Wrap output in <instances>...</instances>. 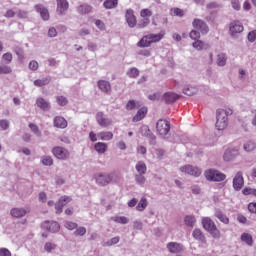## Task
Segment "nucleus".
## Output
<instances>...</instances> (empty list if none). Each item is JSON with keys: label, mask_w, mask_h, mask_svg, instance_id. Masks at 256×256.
<instances>
[{"label": "nucleus", "mask_w": 256, "mask_h": 256, "mask_svg": "<svg viewBox=\"0 0 256 256\" xmlns=\"http://www.w3.org/2000/svg\"><path fill=\"white\" fill-rule=\"evenodd\" d=\"M202 227L211 235V237H213V239H221V230L217 228V224H215L211 218H202Z\"/></svg>", "instance_id": "nucleus-1"}, {"label": "nucleus", "mask_w": 256, "mask_h": 256, "mask_svg": "<svg viewBox=\"0 0 256 256\" xmlns=\"http://www.w3.org/2000/svg\"><path fill=\"white\" fill-rule=\"evenodd\" d=\"M156 131L163 139H169L171 137V124L165 119H159L156 123Z\"/></svg>", "instance_id": "nucleus-2"}, {"label": "nucleus", "mask_w": 256, "mask_h": 256, "mask_svg": "<svg viewBox=\"0 0 256 256\" xmlns=\"http://www.w3.org/2000/svg\"><path fill=\"white\" fill-rule=\"evenodd\" d=\"M204 177L207 181H211L214 183H220L221 181H225V179H227V175L216 169L206 170L204 172Z\"/></svg>", "instance_id": "nucleus-3"}, {"label": "nucleus", "mask_w": 256, "mask_h": 256, "mask_svg": "<svg viewBox=\"0 0 256 256\" xmlns=\"http://www.w3.org/2000/svg\"><path fill=\"white\" fill-rule=\"evenodd\" d=\"M227 114L225 113V110L218 109L216 111V129L218 131H223V129L227 128Z\"/></svg>", "instance_id": "nucleus-4"}, {"label": "nucleus", "mask_w": 256, "mask_h": 256, "mask_svg": "<svg viewBox=\"0 0 256 256\" xmlns=\"http://www.w3.org/2000/svg\"><path fill=\"white\" fill-rule=\"evenodd\" d=\"M94 179L97 185H100V187H106V185H109V183L113 181V175L100 173V174H96L94 176Z\"/></svg>", "instance_id": "nucleus-5"}, {"label": "nucleus", "mask_w": 256, "mask_h": 256, "mask_svg": "<svg viewBox=\"0 0 256 256\" xmlns=\"http://www.w3.org/2000/svg\"><path fill=\"white\" fill-rule=\"evenodd\" d=\"M192 26L194 29H197V31H200L202 35H207L209 33V25L207 23L199 18H195L192 22Z\"/></svg>", "instance_id": "nucleus-6"}, {"label": "nucleus", "mask_w": 256, "mask_h": 256, "mask_svg": "<svg viewBox=\"0 0 256 256\" xmlns=\"http://www.w3.org/2000/svg\"><path fill=\"white\" fill-rule=\"evenodd\" d=\"M52 153L56 159H60L61 161L69 159V151L61 146L54 147Z\"/></svg>", "instance_id": "nucleus-7"}, {"label": "nucleus", "mask_w": 256, "mask_h": 256, "mask_svg": "<svg viewBox=\"0 0 256 256\" xmlns=\"http://www.w3.org/2000/svg\"><path fill=\"white\" fill-rule=\"evenodd\" d=\"M71 201H73V199L69 196H62L58 202L55 204V209H56V213L57 215H61V213H63V207H65L66 205H69V203H71Z\"/></svg>", "instance_id": "nucleus-8"}, {"label": "nucleus", "mask_w": 256, "mask_h": 256, "mask_svg": "<svg viewBox=\"0 0 256 256\" xmlns=\"http://www.w3.org/2000/svg\"><path fill=\"white\" fill-rule=\"evenodd\" d=\"M57 8L56 13L60 16L66 15L69 11V1L67 0H56Z\"/></svg>", "instance_id": "nucleus-9"}, {"label": "nucleus", "mask_w": 256, "mask_h": 256, "mask_svg": "<svg viewBox=\"0 0 256 256\" xmlns=\"http://www.w3.org/2000/svg\"><path fill=\"white\" fill-rule=\"evenodd\" d=\"M237 157H239V149L237 148L227 149L223 155L224 161H227V162L235 161Z\"/></svg>", "instance_id": "nucleus-10"}, {"label": "nucleus", "mask_w": 256, "mask_h": 256, "mask_svg": "<svg viewBox=\"0 0 256 256\" xmlns=\"http://www.w3.org/2000/svg\"><path fill=\"white\" fill-rule=\"evenodd\" d=\"M243 185H245V180L243 179V173L238 172L233 178V189L235 191H241V189H243Z\"/></svg>", "instance_id": "nucleus-11"}, {"label": "nucleus", "mask_w": 256, "mask_h": 256, "mask_svg": "<svg viewBox=\"0 0 256 256\" xmlns=\"http://www.w3.org/2000/svg\"><path fill=\"white\" fill-rule=\"evenodd\" d=\"M180 171L187 175H192L193 177H199V175H201V170L192 165H185L180 168Z\"/></svg>", "instance_id": "nucleus-12"}, {"label": "nucleus", "mask_w": 256, "mask_h": 256, "mask_svg": "<svg viewBox=\"0 0 256 256\" xmlns=\"http://www.w3.org/2000/svg\"><path fill=\"white\" fill-rule=\"evenodd\" d=\"M42 229H46V231H50V233H57L61 229V226L55 221H47L42 224Z\"/></svg>", "instance_id": "nucleus-13"}, {"label": "nucleus", "mask_w": 256, "mask_h": 256, "mask_svg": "<svg viewBox=\"0 0 256 256\" xmlns=\"http://www.w3.org/2000/svg\"><path fill=\"white\" fill-rule=\"evenodd\" d=\"M34 9L37 13L40 14V17L43 21H49V10L43 6V4H37L34 6Z\"/></svg>", "instance_id": "nucleus-14"}, {"label": "nucleus", "mask_w": 256, "mask_h": 256, "mask_svg": "<svg viewBox=\"0 0 256 256\" xmlns=\"http://www.w3.org/2000/svg\"><path fill=\"white\" fill-rule=\"evenodd\" d=\"M125 19L128 24V27H135L137 25V18H135V14L133 12V9L126 10Z\"/></svg>", "instance_id": "nucleus-15"}, {"label": "nucleus", "mask_w": 256, "mask_h": 256, "mask_svg": "<svg viewBox=\"0 0 256 256\" xmlns=\"http://www.w3.org/2000/svg\"><path fill=\"white\" fill-rule=\"evenodd\" d=\"M168 251H170L171 253L177 254V253H181V251H183V249H185V246H183V244L181 243H177V242H169L166 245Z\"/></svg>", "instance_id": "nucleus-16"}, {"label": "nucleus", "mask_w": 256, "mask_h": 256, "mask_svg": "<svg viewBox=\"0 0 256 256\" xmlns=\"http://www.w3.org/2000/svg\"><path fill=\"white\" fill-rule=\"evenodd\" d=\"M192 237L203 245H207V238L205 237V234H203V231H201V229L195 228L192 232Z\"/></svg>", "instance_id": "nucleus-17"}, {"label": "nucleus", "mask_w": 256, "mask_h": 256, "mask_svg": "<svg viewBox=\"0 0 256 256\" xmlns=\"http://www.w3.org/2000/svg\"><path fill=\"white\" fill-rule=\"evenodd\" d=\"M96 121L100 127H109V125L112 123L111 119L105 118V116H103V112H98L96 114Z\"/></svg>", "instance_id": "nucleus-18"}, {"label": "nucleus", "mask_w": 256, "mask_h": 256, "mask_svg": "<svg viewBox=\"0 0 256 256\" xmlns=\"http://www.w3.org/2000/svg\"><path fill=\"white\" fill-rule=\"evenodd\" d=\"M243 26L239 22L230 23L229 32L232 37H235L237 33H243Z\"/></svg>", "instance_id": "nucleus-19"}, {"label": "nucleus", "mask_w": 256, "mask_h": 256, "mask_svg": "<svg viewBox=\"0 0 256 256\" xmlns=\"http://www.w3.org/2000/svg\"><path fill=\"white\" fill-rule=\"evenodd\" d=\"M98 88L102 93H111V83L107 80H99L97 82Z\"/></svg>", "instance_id": "nucleus-20"}, {"label": "nucleus", "mask_w": 256, "mask_h": 256, "mask_svg": "<svg viewBox=\"0 0 256 256\" xmlns=\"http://www.w3.org/2000/svg\"><path fill=\"white\" fill-rule=\"evenodd\" d=\"M36 105L37 107L42 109V111H49V109H51V104L49 103V101L45 100V98H37Z\"/></svg>", "instance_id": "nucleus-21"}, {"label": "nucleus", "mask_w": 256, "mask_h": 256, "mask_svg": "<svg viewBox=\"0 0 256 256\" xmlns=\"http://www.w3.org/2000/svg\"><path fill=\"white\" fill-rule=\"evenodd\" d=\"M91 11H93V6L87 3L81 4L77 7V13H79L80 15H89Z\"/></svg>", "instance_id": "nucleus-22"}, {"label": "nucleus", "mask_w": 256, "mask_h": 256, "mask_svg": "<svg viewBox=\"0 0 256 256\" xmlns=\"http://www.w3.org/2000/svg\"><path fill=\"white\" fill-rule=\"evenodd\" d=\"M179 97H180L179 94H176L173 92H167L164 94V101L169 105L171 103H175V101H177Z\"/></svg>", "instance_id": "nucleus-23"}, {"label": "nucleus", "mask_w": 256, "mask_h": 256, "mask_svg": "<svg viewBox=\"0 0 256 256\" xmlns=\"http://www.w3.org/2000/svg\"><path fill=\"white\" fill-rule=\"evenodd\" d=\"M54 127L58 129H65L67 127V120L61 116H56L54 118Z\"/></svg>", "instance_id": "nucleus-24"}, {"label": "nucleus", "mask_w": 256, "mask_h": 256, "mask_svg": "<svg viewBox=\"0 0 256 256\" xmlns=\"http://www.w3.org/2000/svg\"><path fill=\"white\" fill-rule=\"evenodd\" d=\"M145 115H147V108H140L137 111L136 115L133 117V122L137 123L139 121H142V119H145Z\"/></svg>", "instance_id": "nucleus-25"}, {"label": "nucleus", "mask_w": 256, "mask_h": 256, "mask_svg": "<svg viewBox=\"0 0 256 256\" xmlns=\"http://www.w3.org/2000/svg\"><path fill=\"white\" fill-rule=\"evenodd\" d=\"M10 213H11L12 217L19 219V218L25 217V215H27V210L23 209V208H13Z\"/></svg>", "instance_id": "nucleus-26"}, {"label": "nucleus", "mask_w": 256, "mask_h": 256, "mask_svg": "<svg viewBox=\"0 0 256 256\" xmlns=\"http://www.w3.org/2000/svg\"><path fill=\"white\" fill-rule=\"evenodd\" d=\"M214 216L221 221V223H224V225H229V218L227 215H225L221 210L216 209Z\"/></svg>", "instance_id": "nucleus-27"}, {"label": "nucleus", "mask_w": 256, "mask_h": 256, "mask_svg": "<svg viewBox=\"0 0 256 256\" xmlns=\"http://www.w3.org/2000/svg\"><path fill=\"white\" fill-rule=\"evenodd\" d=\"M151 44L152 42L149 36L145 35L139 40V42L137 43V47H140L141 49H143L145 47H151Z\"/></svg>", "instance_id": "nucleus-28"}, {"label": "nucleus", "mask_w": 256, "mask_h": 256, "mask_svg": "<svg viewBox=\"0 0 256 256\" xmlns=\"http://www.w3.org/2000/svg\"><path fill=\"white\" fill-rule=\"evenodd\" d=\"M51 83V76H46L42 79H37L34 81L35 87H45Z\"/></svg>", "instance_id": "nucleus-29"}, {"label": "nucleus", "mask_w": 256, "mask_h": 256, "mask_svg": "<svg viewBox=\"0 0 256 256\" xmlns=\"http://www.w3.org/2000/svg\"><path fill=\"white\" fill-rule=\"evenodd\" d=\"M135 169H136L138 175H145L147 173V165L143 161H139L136 164Z\"/></svg>", "instance_id": "nucleus-30"}, {"label": "nucleus", "mask_w": 256, "mask_h": 256, "mask_svg": "<svg viewBox=\"0 0 256 256\" xmlns=\"http://www.w3.org/2000/svg\"><path fill=\"white\" fill-rule=\"evenodd\" d=\"M119 0H105L103 3L104 9H117Z\"/></svg>", "instance_id": "nucleus-31"}, {"label": "nucleus", "mask_w": 256, "mask_h": 256, "mask_svg": "<svg viewBox=\"0 0 256 256\" xmlns=\"http://www.w3.org/2000/svg\"><path fill=\"white\" fill-rule=\"evenodd\" d=\"M94 149L97 153H99L100 155H103V153H105V151H107V143L105 142H97L94 145Z\"/></svg>", "instance_id": "nucleus-32"}, {"label": "nucleus", "mask_w": 256, "mask_h": 256, "mask_svg": "<svg viewBox=\"0 0 256 256\" xmlns=\"http://www.w3.org/2000/svg\"><path fill=\"white\" fill-rule=\"evenodd\" d=\"M195 223H197V219L193 215H186L184 217V224L186 227H195Z\"/></svg>", "instance_id": "nucleus-33"}, {"label": "nucleus", "mask_w": 256, "mask_h": 256, "mask_svg": "<svg viewBox=\"0 0 256 256\" xmlns=\"http://www.w3.org/2000/svg\"><path fill=\"white\" fill-rule=\"evenodd\" d=\"M241 241H243V243H246V245H248L249 247H253V236L249 233H242L241 235Z\"/></svg>", "instance_id": "nucleus-34"}, {"label": "nucleus", "mask_w": 256, "mask_h": 256, "mask_svg": "<svg viewBox=\"0 0 256 256\" xmlns=\"http://www.w3.org/2000/svg\"><path fill=\"white\" fill-rule=\"evenodd\" d=\"M192 46L197 51H203V49H209V44H206L205 42L201 40H196L194 43H192Z\"/></svg>", "instance_id": "nucleus-35"}, {"label": "nucleus", "mask_w": 256, "mask_h": 256, "mask_svg": "<svg viewBox=\"0 0 256 256\" xmlns=\"http://www.w3.org/2000/svg\"><path fill=\"white\" fill-rule=\"evenodd\" d=\"M97 137L101 141H111L113 139V132H99Z\"/></svg>", "instance_id": "nucleus-36"}, {"label": "nucleus", "mask_w": 256, "mask_h": 256, "mask_svg": "<svg viewBox=\"0 0 256 256\" xmlns=\"http://www.w3.org/2000/svg\"><path fill=\"white\" fill-rule=\"evenodd\" d=\"M217 65L218 67H225V65H227V56L225 53H220L217 55Z\"/></svg>", "instance_id": "nucleus-37"}, {"label": "nucleus", "mask_w": 256, "mask_h": 256, "mask_svg": "<svg viewBox=\"0 0 256 256\" xmlns=\"http://www.w3.org/2000/svg\"><path fill=\"white\" fill-rule=\"evenodd\" d=\"M115 223H120V225H127L129 219L125 216H115L111 218Z\"/></svg>", "instance_id": "nucleus-38"}, {"label": "nucleus", "mask_w": 256, "mask_h": 256, "mask_svg": "<svg viewBox=\"0 0 256 256\" xmlns=\"http://www.w3.org/2000/svg\"><path fill=\"white\" fill-rule=\"evenodd\" d=\"M197 91H198L197 88L194 86H188L183 89L184 95H188V97H191V96L197 94Z\"/></svg>", "instance_id": "nucleus-39"}, {"label": "nucleus", "mask_w": 256, "mask_h": 256, "mask_svg": "<svg viewBox=\"0 0 256 256\" xmlns=\"http://www.w3.org/2000/svg\"><path fill=\"white\" fill-rule=\"evenodd\" d=\"M139 69L132 67L130 69H128L126 75H128L130 77V79H137V77L139 76Z\"/></svg>", "instance_id": "nucleus-40"}, {"label": "nucleus", "mask_w": 256, "mask_h": 256, "mask_svg": "<svg viewBox=\"0 0 256 256\" xmlns=\"http://www.w3.org/2000/svg\"><path fill=\"white\" fill-rule=\"evenodd\" d=\"M139 133L141 134L142 137H148L150 133H153V132H151V129H149V126L143 125L139 129Z\"/></svg>", "instance_id": "nucleus-41"}, {"label": "nucleus", "mask_w": 256, "mask_h": 256, "mask_svg": "<svg viewBox=\"0 0 256 256\" xmlns=\"http://www.w3.org/2000/svg\"><path fill=\"white\" fill-rule=\"evenodd\" d=\"M120 240H121V238L119 236L111 238L110 240H108L104 243V247H111L113 245H117V243H119Z\"/></svg>", "instance_id": "nucleus-42"}, {"label": "nucleus", "mask_w": 256, "mask_h": 256, "mask_svg": "<svg viewBox=\"0 0 256 256\" xmlns=\"http://www.w3.org/2000/svg\"><path fill=\"white\" fill-rule=\"evenodd\" d=\"M148 37L151 43H158V41H161L163 39L162 34H148Z\"/></svg>", "instance_id": "nucleus-43"}, {"label": "nucleus", "mask_w": 256, "mask_h": 256, "mask_svg": "<svg viewBox=\"0 0 256 256\" xmlns=\"http://www.w3.org/2000/svg\"><path fill=\"white\" fill-rule=\"evenodd\" d=\"M55 249H57V244H55V243L46 242L44 245V250L47 253H51V251H55Z\"/></svg>", "instance_id": "nucleus-44"}, {"label": "nucleus", "mask_w": 256, "mask_h": 256, "mask_svg": "<svg viewBox=\"0 0 256 256\" xmlns=\"http://www.w3.org/2000/svg\"><path fill=\"white\" fill-rule=\"evenodd\" d=\"M244 151H246L247 153H251V151H255V143L249 141L246 142L243 146Z\"/></svg>", "instance_id": "nucleus-45"}, {"label": "nucleus", "mask_w": 256, "mask_h": 256, "mask_svg": "<svg viewBox=\"0 0 256 256\" xmlns=\"http://www.w3.org/2000/svg\"><path fill=\"white\" fill-rule=\"evenodd\" d=\"M13 70L8 65H0V75H9Z\"/></svg>", "instance_id": "nucleus-46"}, {"label": "nucleus", "mask_w": 256, "mask_h": 256, "mask_svg": "<svg viewBox=\"0 0 256 256\" xmlns=\"http://www.w3.org/2000/svg\"><path fill=\"white\" fill-rule=\"evenodd\" d=\"M136 209L138 211H145V209H147V199L142 198L138 205L136 206Z\"/></svg>", "instance_id": "nucleus-47"}, {"label": "nucleus", "mask_w": 256, "mask_h": 256, "mask_svg": "<svg viewBox=\"0 0 256 256\" xmlns=\"http://www.w3.org/2000/svg\"><path fill=\"white\" fill-rule=\"evenodd\" d=\"M2 61L6 64L9 65V63H11V61H13V54L7 52L5 54L2 55Z\"/></svg>", "instance_id": "nucleus-48"}, {"label": "nucleus", "mask_w": 256, "mask_h": 256, "mask_svg": "<svg viewBox=\"0 0 256 256\" xmlns=\"http://www.w3.org/2000/svg\"><path fill=\"white\" fill-rule=\"evenodd\" d=\"M56 101H57L58 105H60V107H65V105H67V103H69V101L67 100V98L65 96L56 97Z\"/></svg>", "instance_id": "nucleus-49"}, {"label": "nucleus", "mask_w": 256, "mask_h": 256, "mask_svg": "<svg viewBox=\"0 0 256 256\" xmlns=\"http://www.w3.org/2000/svg\"><path fill=\"white\" fill-rule=\"evenodd\" d=\"M189 35H190V39H193L194 41H199V39H201L200 31L192 30Z\"/></svg>", "instance_id": "nucleus-50"}, {"label": "nucleus", "mask_w": 256, "mask_h": 256, "mask_svg": "<svg viewBox=\"0 0 256 256\" xmlns=\"http://www.w3.org/2000/svg\"><path fill=\"white\" fill-rule=\"evenodd\" d=\"M144 174H136L135 175V181L138 185H145V176H143Z\"/></svg>", "instance_id": "nucleus-51"}, {"label": "nucleus", "mask_w": 256, "mask_h": 256, "mask_svg": "<svg viewBox=\"0 0 256 256\" xmlns=\"http://www.w3.org/2000/svg\"><path fill=\"white\" fill-rule=\"evenodd\" d=\"M85 233H87V228H85V227H78L76 229V231L74 232V235L76 237H83V235H85Z\"/></svg>", "instance_id": "nucleus-52"}, {"label": "nucleus", "mask_w": 256, "mask_h": 256, "mask_svg": "<svg viewBox=\"0 0 256 256\" xmlns=\"http://www.w3.org/2000/svg\"><path fill=\"white\" fill-rule=\"evenodd\" d=\"M29 128L33 131L36 137H41V132L39 131V127L33 123L29 124Z\"/></svg>", "instance_id": "nucleus-53"}, {"label": "nucleus", "mask_w": 256, "mask_h": 256, "mask_svg": "<svg viewBox=\"0 0 256 256\" xmlns=\"http://www.w3.org/2000/svg\"><path fill=\"white\" fill-rule=\"evenodd\" d=\"M42 163L46 166V167H51V165H53V158H51V156H44L42 158Z\"/></svg>", "instance_id": "nucleus-54"}, {"label": "nucleus", "mask_w": 256, "mask_h": 256, "mask_svg": "<svg viewBox=\"0 0 256 256\" xmlns=\"http://www.w3.org/2000/svg\"><path fill=\"white\" fill-rule=\"evenodd\" d=\"M137 107V101L129 100L126 104L127 111H133Z\"/></svg>", "instance_id": "nucleus-55"}, {"label": "nucleus", "mask_w": 256, "mask_h": 256, "mask_svg": "<svg viewBox=\"0 0 256 256\" xmlns=\"http://www.w3.org/2000/svg\"><path fill=\"white\" fill-rule=\"evenodd\" d=\"M171 14L175 15L176 17H183V15H185V13L183 12V10L181 8L171 9Z\"/></svg>", "instance_id": "nucleus-56"}, {"label": "nucleus", "mask_w": 256, "mask_h": 256, "mask_svg": "<svg viewBox=\"0 0 256 256\" xmlns=\"http://www.w3.org/2000/svg\"><path fill=\"white\" fill-rule=\"evenodd\" d=\"M0 127L2 131H7V129H9V120L7 119L0 120Z\"/></svg>", "instance_id": "nucleus-57"}, {"label": "nucleus", "mask_w": 256, "mask_h": 256, "mask_svg": "<svg viewBox=\"0 0 256 256\" xmlns=\"http://www.w3.org/2000/svg\"><path fill=\"white\" fill-rule=\"evenodd\" d=\"M150 145H157V136L155 134L150 133V135L147 137Z\"/></svg>", "instance_id": "nucleus-58"}, {"label": "nucleus", "mask_w": 256, "mask_h": 256, "mask_svg": "<svg viewBox=\"0 0 256 256\" xmlns=\"http://www.w3.org/2000/svg\"><path fill=\"white\" fill-rule=\"evenodd\" d=\"M149 23H150L149 18H143V19L138 23V27H139L140 29H143V28L147 27V25H149Z\"/></svg>", "instance_id": "nucleus-59"}, {"label": "nucleus", "mask_w": 256, "mask_h": 256, "mask_svg": "<svg viewBox=\"0 0 256 256\" xmlns=\"http://www.w3.org/2000/svg\"><path fill=\"white\" fill-rule=\"evenodd\" d=\"M29 69L31 71H37V69H39V63L37 61H35V60L30 61Z\"/></svg>", "instance_id": "nucleus-60"}, {"label": "nucleus", "mask_w": 256, "mask_h": 256, "mask_svg": "<svg viewBox=\"0 0 256 256\" xmlns=\"http://www.w3.org/2000/svg\"><path fill=\"white\" fill-rule=\"evenodd\" d=\"M140 15L141 17L147 19V17H151V15H153V12H151L149 9H143L141 10Z\"/></svg>", "instance_id": "nucleus-61"}, {"label": "nucleus", "mask_w": 256, "mask_h": 256, "mask_svg": "<svg viewBox=\"0 0 256 256\" xmlns=\"http://www.w3.org/2000/svg\"><path fill=\"white\" fill-rule=\"evenodd\" d=\"M221 8V4L217 2H210L206 5V9H219Z\"/></svg>", "instance_id": "nucleus-62"}, {"label": "nucleus", "mask_w": 256, "mask_h": 256, "mask_svg": "<svg viewBox=\"0 0 256 256\" xmlns=\"http://www.w3.org/2000/svg\"><path fill=\"white\" fill-rule=\"evenodd\" d=\"M65 227H66V229H69V231H73V229H77V223L66 222Z\"/></svg>", "instance_id": "nucleus-63"}, {"label": "nucleus", "mask_w": 256, "mask_h": 256, "mask_svg": "<svg viewBox=\"0 0 256 256\" xmlns=\"http://www.w3.org/2000/svg\"><path fill=\"white\" fill-rule=\"evenodd\" d=\"M0 256H11V252L7 248H1Z\"/></svg>", "instance_id": "nucleus-64"}]
</instances>
